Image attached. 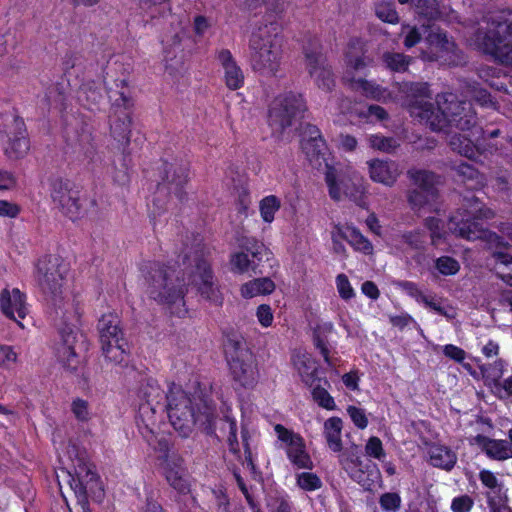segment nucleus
Masks as SVG:
<instances>
[{
  "mask_svg": "<svg viewBox=\"0 0 512 512\" xmlns=\"http://www.w3.org/2000/svg\"><path fill=\"white\" fill-rule=\"evenodd\" d=\"M437 105L425 103L418 116L432 130L451 133L452 130L471 132L475 137H483L484 130L479 125L476 110L467 99H460L455 93H443L436 99Z\"/></svg>",
  "mask_w": 512,
  "mask_h": 512,
  "instance_id": "nucleus-1",
  "label": "nucleus"
},
{
  "mask_svg": "<svg viewBox=\"0 0 512 512\" xmlns=\"http://www.w3.org/2000/svg\"><path fill=\"white\" fill-rule=\"evenodd\" d=\"M475 441L482 447L487 456L492 459L506 460L512 457V448L505 440H495L484 435H477Z\"/></svg>",
  "mask_w": 512,
  "mask_h": 512,
  "instance_id": "nucleus-24",
  "label": "nucleus"
},
{
  "mask_svg": "<svg viewBox=\"0 0 512 512\" xmlns=\"http://www.w3.org/2000/svg\"><path fill=\"white\" fill-rule=\"evenodd\" d=\"M237 243L241 251L233 253L230 257L231 270L239 274H263L265 266L272 259V252L255 238L240 236Z\"/></svg>",
  "mask_w": 512,
  "mask_h": 512,
  "instance_id": "nucleus-8",
  "label": "nucleus"
},
{
  "mask_svg": "<svg viewBox=\"0 0 512 512\" xmlns=\"http://www.w3.org/2000/svg\"><path fill=\"white\" fill-rule=\"evenodd\" d=\"M78 145L87 158H93L96 152L95 138L88 126L81 128L77 137Z\"/></svg>",
  "mask_w": 512,
  "mask_h": 512,
  "instance_id": "nucleus-43",
  "label": "nucleus"
},
{
  "mask_svg": "<svg viewBox=\"0 0 512 512\" xmlns=\"http://www.w3.org/2000/svg\"><path fill=\"white\" fill-rule=\"evenodd\" d=\"M60 333L62 341L57 346V358L65 370L74 372L80 364L74 346L76 335L71 327L62 329Z\"/></svg>",
  "mask_w": 512,
  "mask_h": 512,
  "instance_id": "nucleus-18",
  "label": "nucleus"
},
{
  "mask_svg": "<svg viewBox=\"0 0 512 512\" xmlns=\"http://www.w3.org/2000/svg\"><path fill=\"white\" fill-rule=\"evenodd\" d=\"M66 266L58 256L48 255L38 260L35 278L42 292L56 300L62 293Z\"/></svg>",
  "mask_w": 512,
  "mask_h": 512,
  "instance_id": "nucleus-11",
  "label": "nucleus"
},
{
  "mask_svg": "<svg viewBox=\"0 0 512 512\" xmlns=\"http://www.w3.org/2000/svg\"><path fill=\"white\" fill-rule=\"evenodd\" d=\"M381 508L386 512H396L401 506V498L398 493L387 492L379 499Z\"/></svg>",
  "mask_w": 512,
  "mask_h": 512,
  "instance_id": "nucleus-55",
  "label": "nucleus"
},
{
  "mask_svg": "<svg viewBox=\"0 0 512 512\" xmlns=\"http://www.w3.org/2000/svg\"><path fill=\"white\" fill-rule=\"evenodd\" d=\"M338 234L342 239L349 242L356 250L365 254L372 253V244L356 228L347 226L343 230H339Z\"/></svg>",
  "mask_w": 512,
  "mask_h": 512,
  "instance_id": "nucleus-36",
  "label": "nucleus"
},
{
  "mask_svg": "<svg viewBox=\"0 0 512 512\" xmlns=\"http://www.w3.org/2000/svg\"><path fill=\"white\" fill-rule=\"evenodd\" d=\"M426 40L431 46L441 50L440 52L453 53L456 57L455 59H445L446 61H449V64L459 65L462 63L463 58L455 51H452L454 43L447 38L446 33L439 27L432 25L426 36Z\"/></svg>",
  "mask_w": 512,
  "mask_h": 512,
  "instance_id": "nucleus-26",
  "label": "nucleus"
},
{
  "mask_svg": "<svg viewBox=\"0 0 512 512\" xmlns=\"http://www.w3.org/2000/svg\"><path fill=\"white\" fill-rule=\"evenodd\" d=\"M399 92L402 93L407 99L415 101L419 106L417 109L426 102H422L424 98H430V91L427 83L423 82H402L398 84Z\"/></svg>",
  "mask_w": 512,
  "mask_h": 512,
  "instance_id": "nucleus-31",
  "label": "nucleus"
},
{
  "mask_svg": "<svg viewBox=\"0 0 512 512\" xmlns=\"http://www.w3.org/2000/svg\"><path fill=\"white\" fill-rule=\"evenodd\" d=\"M430 194V191H424V189L415 188L409 192L408 201L414 209H420L436 199L437 195Z\"/></svg>",
  "mask_w": 512,
  "mask_h": 512,
  "instance_id": "nucleus-47",
  "label": "nucleus"
},
{
  "mask_svg": "<svg viewBox=\"0 0 512 512\" xmlns=\"http://www.w3.org/2000/svg\"><path fill=\"white\" fill-rule=\"evenodd\" d=\"M259 208L263 220L272 222L275 212L280 208V200L274 195L267 196L260 201Z\"/></svg>",
  "mask_w": 512,
  "mask_h": 512,
  "instance_id": "nucleus-45",
  "label": "nucleus"
},
{
  "mask_svg": "<svg viewBox=\"0 0 512 512\" xmlns=\"http://www.w3.org/2000/svg\"><path fill=\"white\" fill-rule=\"evenodd\" d=\"M346 62L354 70H360L366 67V58L363 55L362 47L358 40H352L348 45L346 52Z\"/></svg>",
  "mask_w": 512,
  "mask_h": 512,
  "instance_id": "nucleus-42",
  "label": "nucleus"
},
{
  "mask_svg": "<svg viewBox=\"0 0 512 512\" xmlns=\"http://www.w3.org/2000/svg\"><path fill=\"white\" fill-rule=\"evenodd\" d=\"M287 455L291 462L298 468H312V461L305 451L302 438H296V441L287 447Z\"/></svg>",
  "mask_w": 512,
  "mask_h": 512,
  "instance_id": "nucleus-37",
  "label": "nucleus"
},
{
  "mask_svg": "<svg viewBox=\"0 0 512 512\" xmlns=\"http://www.w3.org/2000/svg\"><path fill=\"white\" fill-rule=\"evenodd\" d=\"M298 486L306 491H315L322 487L321 479L311 472H303L297 476Z\"/></svg>",
  "mask_w": 512,
  "mask_h": 512,
  "instance_id": "nucleus-50",
  "label": "nucleus"
},
{
  "mask_svg": "<svg viewBox=\"0 0 512 512\" xmlns=\"http://www.w3.org/2000/svg\"><path fill=\"white\" fill-rule=\"evenodd\" d=\"M367 165L371 180L388 187L394 185L401 173L398 164L390 160L372 159Z\"/></svg>",
  "mask_w": 512,
  "mask_h": 512,
  "instance_id": "nucleus-19",
  "label": "nucleus"
},
{
  "mask_svg": "<svg viewBox=\"0 0 512 512\" xmlns=\"http://www.w3.org/2000/svg\"><path fill=\"white\" fill-rule=\"evenodd\" d=\"M342 424L343 422L339 417H331L324 423V436L328 447L333 452H341L343 448L341 440Z\"/></svg>",
  "mask_w": 512,
  "mask_h": 512,
  "instance_id": "nucleus-30",
  "label": "nucleus"
},
{
  "mask_svg": "<svg viewBox=\"0 0 512 512\" xmlns=\"http://www.w3.org/2000/svg\"><path fill=\"white\" fill-rule=\"evenodd\" d=\"M339 464L350 475L351 478L361 481L363 476L362 459L357 445L346 448L339 456Z\"/></svg>",
  "mask_w": 512,
  "mask_h": 512,
  "instance_id": "nucleus-23",
  "label": "nucleus"
},
{
  "mask_svg": "<svg viewBox=\"0 0 512 512\" xmlns=\"http://www.w3.org/2000/svg\"><path fill=\"white\" fill-rule=\"evenodd\" d=\"M369 143L371 147L387 153L394 151L399 146L394 138L379 135L370 136Z\"/></svg>",
  "mask_w": 512,
  "mask_h": 512,
  "instance_id": "nucleus-51",
  "label": "nucleus"
},
{
  "mask_svg": "<svg viewBox=\"0 0 512 512\" xmlns=\"http://www.w3.org/2000/svg\"><path fill=\"white\" fill-rule=\"evenodd\" d=\"M166 479L168 483L180 493H186L189 491L188 481L177 470H167Z\"/></svg>",
  "mask_w": 512,
  "mask_h": 512,
  "instance_id": "nucleus-54",
  "label": "nucleus"
},
{
  "mask_svg": "<svg viewBox=\"0 0 512 512\" xmlns=\"http://www.w3.org/2000/svg\"><path fill=\"white\" fill-rule=\"evenodd\" d=\"M347 412H348L349 416L351 417L352 421L354 422V424L358 428L364 429L367 427L368 420H367V417L362 409L357 408L355 406H349L347 408Z\"/></svg>",
  "mask_w": 512,
  "mask_h": 512,
  "instance_id": "nucleus-63",
  "label": "nucleus"
},
{
  "mask_svg": "<svg viewBox=\"0 0 512 512\" xmlns=\"http://www.w3.org/2000/svg\"><path fill=\"white\" fill-rule=\"evenodd\" d=\"M324 174L331 199L341 201L348 198L360 207L365 206L366 188L362 177L354 172L344 173L332 166H327Z\"/></svg>",
  "mask_w": 512,
  "mask_h": 512,
  "instance_id": "nucleus-10",
  "label": "nucleus"
},
{
  "mask_svg": "<svg viewBox=\"0 0 512 512\" xmlns=\"http://www.w3.org/2000/svg\"><path fill=\"white\" fill-rule=\"evenodd\" d=\"M416 12L428 19L435 18L439 14L437 0H412Z\"/></svg>",
  "mask_w": 512,
  "mask_h": 512,
  "instance_id": "nucleus-48",
  "label": "nucleus"
},
{
  "mask_svg": "<svg viewBox=\"0 0 512 512\" xmlns=\"http://www.w3.org/2000/svg\"><path fill=\"white\" fill-rule=\"evenodd\" d=\"M430 462L433 466L451 470L457 460L456 454L445 446H433L429 450Z\"/></svg>",
  "mask_w": 512,
  "mask_h": 512,
  "instance_id": "nucleus-35",
  "label": "nucleus"
},
{
  "mask_svg": "<svg viewBox=\"0 0 512 512\" xmlns=\"http://www.w3.org/2000/svg\"><path fill=\"white\" fill-rule=\"evenodd\" d=\"M473 506V500L468 495L453 499L451 509L453 512H469Z\"/></svg>",
  "mask_w": 512,
  "mask_h": 512,
  "instance_id": "nucleus-64",
  "label": "nucleus"
},
{
  "mask_svg": "<svg viewBox=\"0 0 512 512\" xmlns=\"http://www.w3.org/2000/svg\"><path fill=\"white\" fill-rule=\"evenodd\" d=\"M337 288L340 296L348 300L354 296V291L346 275L340 274L337 276Z\"/></svg>",
  "mask_w": 512,
  "mask_h": 512,
  "instance_id": "nucleus-62",
  "label": "nucleus"
},
{
  "mask_svg": "<svg viewBox=\"0 0 512 512\" xmlns=\"http://www.w3.org/2000/svg\"><path fill=\"white\" fill-rule=\"evenodd\" d=\"M6 133L9 138L8 146L5 148L6 155L12 159L23 157L29 150V140L23 119L14 116L6 125Z\"/></svg>",
  "mask_w": 512,
  "mask_h": 512,
  "instance_id": "nucleus-15",
  "label": "nucleus"
},
{
  "mask_svg": "<svg viewBox=\"0 0 512 512\" xmlns=\"http://www.w3.org/2000/svg\"><path fill=\"white\" fill-rule=\"evenodd\" d=\"M102 353L105 359L113 364H121L125 360L127 352V342L123 339L101 341Z\"/></svg>",
  "mask_w": 512,
  "mask_h": 512,
  "instance_id": "nucleus-33",
  "label": "nucleus"
},
{
  "mask_svg": "<svg viewBox=\"0 0 512 512\" xmlns=\"http://www.w3.org/2000/svg\"><path fill=\"white\" fill-rule=\"evenodd\" d=\"M365 451L368 456L381 460L385 457V451L381 440L378 437H371L366 446Z\"/></svg>",
  "mask_w": 512,
  "mask_h": 512,
  "instance_id": "nucleus-60",
  "label": "nucleus"
},
{
  "mask_svg": "<svg viewBox=\"0 0 512 512\" xmlns=\"http://www.w3.org/2000/svg\"><path fill=\"white\" fill-rule=\"evenodd\" d=\"M464 134L454 133L449 137L448 144L451 149L458 154L467 158H472L475 155V143L480 141L483 137H475L471 132H463Z\"/></svg>",
  "mask_w": 512,
  "mask_h": 512,
  "instance_id": "nucleus-28",
  "label": "nucleus"
},
{
  "mask_svg": "<svg viewBox=\"0 0 512 512\" xmlns=\"http://www.w3.org/2000/svg\"><path fill=\"white\" fill-rule=\"evenodd\" d=\"M111 136L119 144V148L125 150V147L130 143L131 134V117L125 110H120L110 123Z\"/></svg>",
  "mask_w": 512,
  "mask_h": 512,
  "instance_id": "nucleus-22",
  "label": "nucleus"
},
{
  "mask_svg": "<svg viewBox=\"0 0 512 512\" xmlns=\"http://www.w3.org/2000/svg\"><path fill=\"white\" fill-rule=\"evenodd\" d=\"M181 253L185 266V272L182 274L187 275L186 287L192 286L204 299L220 304L221 293L207 259L209 251L203 244L202 237L199 234L187 236Z\"/></svg>",
  "mask_w": 512,
  "mask_h": 512,
  "instance_id": "nucleus-3",
  "label": "nucleus"
},
{
  "mask_svg": "<svg viewBox=\"0 0 512 512\" xmlns=\"http://www.w3.org/2000/svg\"><path fill=\"white\" fill-rule=\"evenodd\" d=\"M51 198L55 207L69 219L74 221L80 217L79 192L68 179L57 177L51 180Z\"/></svg>",
  "mask_w": 512,
  "mask_h": 512,
  "instance_id": "nucleus-12",
  "label": "nucleus"
},
{
  "mask_svg": "<svg viewBox=\"0 0 512 512\" xmlns=\"http://www.w3.org/2000/svg\"><path fill=\"white\" fill-rule=\"evenodd\" d=\"M316 80L318 87L329 91L334 86V78L331 72V69L328 65L324 68H321L316 74L313 76Z\"/></svg>",
  "mask_w": 512,
  "mask_h": 512,
  "instance_id": "nucleus-57",
  "label": "nucleus"
},
{
  "mask_svg": "<svg viewBox=\"0 0 512 512\" xmlns=\"http://www.w3.org/2000/svg\"><path fill=\"white\" fill-rule=\"evenodd\" d=\"M147 293L160 304L173 305L183 302L186 279L170 266L154 263L146 275Z\"/></svg>",
  "mask_w": 512,
  "mask_h": 512,
  "instance_id": "nucleus-7",
  "label": "nucleus"
},
{
  "mask_svg": "<svg viewBox=\"0 0 512 512\" xmlns=\"http://www.w3.org/2000/svg\"><path fill=\"white\" fill-rule=\"evenodd\" d=\"M306 104L301 94L287 92L276 97L269 109L268 123L274 135L282 138L285 130L303 117Z\"/></svg>",
  "mask_w": 512,
  "mask_h": 512,
  "instance_id": "nucleus-9",
  "label": "nucleus"
},
{
  "mask_svg": "<svg viewBox=\"0 0 512 512\" xmlns=\"http://www.w3.org/2000/svg\"><path fill=\"white\" fill-rule=\"evenodd\" d=\"M375 13L380 20L387 23L394 24L397 23L399 20L396 10L390 3H381L377 5Z\"/></svg>",
  "mask_w": 512,
  "mask_h": 512,
  "instance_id": "nucleus-53",
  "label": "nucleus"
},
{
  "mask_svg": "<svg viewBox=\"0 0 512 512\" xmlns=\"http://www.w3.org/2000/svg\"><path fill=\"white\" fill-rule=\"evenodd\" d=\"M494 212L485 207L477 197H465L461 208L449 220V230L463 239L486 242L489 249L507 247L505 242L497 233L485 229L477 220L491 219Z\"/></svg>",
  "mask_w": 512,
  "mask_h": 512,
  "instance_id": "nucleus-4",
  "label": "nucleus"
},
{
  "mask_svg": "<svg viewBox=\"0 0 512 512\" xmlns=\"http://www.w3.org/2000/svg\"><path fill=\"white\" fill-rule=\"evenodd\" d=\"M332 329V323H324L322 325H318L313 333L314 345L317 349H319L321 355L328 365H333V363L329 357V349L326 343V336L327 334L331 333Z\"/></svg>",
  "mask_w": 512,
  "mask_h": 512,
  "instance_id": "nucleus-40",
  "label": "nucleus"
},
{
  "mask_svg": "<svg viewBox=\"0 0 512 512\" xmlns=\"http://www.w3.org/2000/svg\"><path fill=\"white\" fill-rule=\"evenodd\" d=\"M274 289V282L269 277H262L243 284L241 294L245 298H253L258 295L270 294Z\"/></svg>",
  "mask_w": 512,
  "mask_h": 512,
  "instance_id": "nucleus-34",
  "label": "nucleus"
},
{
  "mask_svg": "<svg viewBox=\"0 0 512 512\" xmlns=\"http://www.w3.org/2000/svg\"><path fill=\"white\" fill-rule=\"evenodd\" d=\"M487 502L491 512H512V508L508 505V497L505 492H501V488L495 496L488 494Z\"/></svg>",
  "mask_w": 512,
  "mask_h": 512,
  "instance_id": "nucleus-49",
  "label": "nucleus"
},
{
  "mask_svg": "<svg viewBox=\"0 0 512 512\" xmlns=\"http://www.w3.org/2000/svg\"><path fill=\"white\" fill-rule=\"evenodd\" d=\"M410 58L401 53L387 52L383 55L385 65L395 72H404L408 69Z\"/></svg>",
  "mask_w": 512,
  "mask_h": 512,
  "instance_id": "nucleus-44",
  "label": "nucleus"
},
{
  "mask_svg": "<svg viewBox=\"0 0 512 512\" xmlns=\"http://www.w3.org/2000/svg\"><path fill=\"white\" fill-rule=\"evenodd\" d=\"M189 165L187 162L175 160L163 163L161 182L158 184V192L174 194L179 201L186 197L184 190L189 181Z\"/></svg>",
  "mask_w": 512,
  "mask_h": 512,
  "instance_id": "nucleus-13",
  "label": "nucleus"
},
{
  "mask_svg": "<svg viewBox=\"0 0 512 512\" xmlns=\"http://www.w3.org/2000/svg\"><path fill=\"white\" fill-rule=\"evenodd\" d=\"M228 361L235 358L245 357V354H252L246 347V342L240 336H229L224 344Z\"/></svg>",
  "mask_w": 512,
  "mask_h": 512,
  "instance_id": "nucleus-41",
  "label": "nucleus"
},
{
  "mask_svg": "<svg viewBox=\"0 0 512 512\" xmlns=\"http://www.w3.org/2000/svg\"><path fill=\"white\" fill-rule=\"evenodd\" d=\"M234 477H235V480H236V483H237L239 489L243 493V495H244L249 507L252 509V511L253 512H262L259 504L254 500L253 496L249 493L248 488H247L243 478L241 477V475L235 471Z\"/></svg>",
  "mask_w": 512,
  "mask_h": 512,
  "instance_id": "nucleus-61",
  "label": "nucleus"
},
{
  "mask_svg": "<svg viewBox=\"0 0 512 512\" xmlns=\"http://www.w3.org/2000/svg\"><path fill=\"white\" fill-rule=\"evenodd\" d=\"M119 323L120 320L118 316L113 312L102 315L97 326L100 342L108 340L117 342V339L123 338L122 331L119 328Z\"/></svg>",
  "mask_w": 512,
  "mask_h": 512,
  "instance_id": "nucleus-29",
  "label": "nucleus"
},
{
  "mask_svg": "<svg viewBox=\"0 0 512 512\" xmlns=\"http://www.w3.org/2000/svg\"><path fill=\"white\" fill-rule=\"evenodd\" d=\"M230 370L235 381L245 388L253 387L259 377L255 358L252 354L229 360Z\"/></svg>",
  "mask_w": 512,
  "mask_h": 512,
  "instance_id": "nucleus-17",
  "label": "nucleus"
},
{
  "mask_svg": "<svg viewBox=\"0 0 512 512\" xmlns=\"http://www.w3.org/2000/svg\"><path fill=\"white\" fill-rule=\"evenodd\" d=\"M301 148L313 167L320 169L324 165L327 169V146L323 139L301 140Z\"/></svg>",
  "mask_w": 512,
  "mask_h": 512,
  "instance_id": "nucleus-25",
  "label": "nucleus"
},
{
  "mask_svg": "<svg viewBox=\"0 0 512 512\" xmlns=\"http://www.w3.org/2000/svg\"><path fill=\"white\" fill-rule=\"evenodd\" d=\"M158 408L155 405L140 403L137 416L140 429H145L147 433H154L157 426L156 411Z\"/></svg>",
  "mask_w": 512,
  "mask_h": 512,
  "instance_id": "nucleus-38",
  "label": "nucleus"
},
{
  "mask_svg": "<svg viewBox=\"0 0 512 512\" xmlns=\"http://www.w3.org/2000/svg\"><path fill=\"white\" fill-rule=\"evenodd\" d=\"M313 399L323 408L328 410H333L335 408V403L330 394L326 391V389L321 386H316L312 391Z\"/></svg>",
  "mask_w": 512,
  "mask_h": 512,
  "instance_id": "nucleus-58",
  "label": "nucleus"
},
{
  "mask_svg": "<svg viewBox=\"0 0 512 512\" xmlns=\"http://www.w3.org/2000/svg\"><path fill=\"white\" fill-rule=\"evenodd\" d=\"M407 174L417 188L430 191V195H437L436 184L439 177L435 173L428 170L410 169Z\"/></svg>",
  "mask_w": 512,
  "mask_h": 512,
  "instance_id": "nucleus-32",
  "label": "nucleus"
},
{
  "mask_svg": "<svg viewBox=\"0 0 512 512\" xmlns=\"http://www.w3.org/2000/svg\"><path fill=\"white\" fill-rule=\"evenodd\" d=\"M436 269L443 275H454L459 269V263L452 257L442 256L435 261Z\"/></svg>",
  "mask_w": 512,
  "mask_h": 512,
  "instance_id": "nucleus-52",
  "label": "nucleus"
},
{
  "mask_svg": "<svg viewBox=\"0 0 512 512\" xmlns=\"http://www.w3.org/2000/svg\"><path fill=\"white\" fill-rule=\"evenodd\" d=\"M303 54L305 67L310 76H314L316 72L327 65L326 58L322 52V45L316 38L308 39L303 46Z\"/></svg>",
  "mask_w": 512,
  "mask_h": 512,
  "instance_id": "nucleus-21",
  "label": "nucleus"
},
{
  "mask_svg": "<svg viewBox=\"0 0 512 512\" xmlns=\"http://www.w3.org/2000/svg\"><path fill=\"white\" fill-rule=\"evenodd\" d=\"M70 486L78 497L79 501H85L88 497H100L102 492L99 477L90 468L83 465L72 477Z\"/></svg>",
  "mask_w": 512,
  "mask_h": 512,
  "instance_id": "nucleus-14",
  "label": "nucleus"
},
{
  "mask_svg": "<svg viewBox=\"0 0 512 512\" xmlns=\"http://www.w3.org/2000/svg\"><path fill=\"white\" fill-rule=\"evenodd\" d=\"M282 47L283 37L275 21L257 27L249 40L252 69L262 76H276L282 63Z\"/></svg>",
  "mask_w": 512,
  "mask_h": 512,
  "instance_id": "nucleus-5",
  "label": "nucleus"
},
{
  "mask_svg": "<svg viewBox=\"0 0 512 512\" xmlns=\"http://www.w3.org/2000/svg\"><path fill=\"white\" fill-rule=\"evenodd\" d=\"M463 93L465 94V97H470L483 106L491 102L489 92L486 89L479 87L475 82H465Z\"/></svg>",
  "mask_w": 512,
  "mask_h": 512,
  "instance_id": "nucleus-46",
  "label": "nucleus"
},
{
  "mask_svg": "<svg viewBox=\"0 0 512 512\" xmlns=\"http://www.w3.org/2000/svg\"><path fill=\"white\" fill-rule=\"evenodd\" d=\"M165 407L171 425L181 437H188L196 425L207 435L215 434V407L202 400L194 404L180 387L170 389Z\"/></svg>",
  "mask_w": 512,
  "mask_h": 512,
  "instance_id": "nucleus-2",
  "label": "nucleus"
},
{
  "mask_svg": "<svg viewBox=\"0 0 512 512\" xmlns=\"http://www.w3.org/2000/svg\"><path fill=\"white\" fill-rule=\"evenodd\" d=\"M424 238V233L418 230L405 232L401 235L402 242L413 250H422L424 248Z\"/></svg>",
  "mask_w": 512,
  "mask_h": 512,
  "instance_id": "nucleus-56",
  "label": "nucleus"
},
{
  "mask_svg": "<svg viewBox=\"0 0 512 512\" xmlns=\"http://www.w3.org/2000/svg\"><path fill=\"white\" fill-rule=\"evenodd\" d=\"M353 88L360 89L366 96L376 98L380 95V88L375 84L359 78V79H351Z\"/></svg>",
  "mask_w": 512,
  "mask_h": 512,
  "instance_id": "nucleus-59",
  "label": "nucleus"
},
{
  "mask_svg": "<svg viewBox=\"0 0 512 512\" xmlns=\"http://www.w3.org/2000/svg\"><path fill=\"white\" fill-rule=\"evenodd\" d=\"M168 394L160 388L158 382L152 378L145 379L138 390V397L144 404L164 407L163 401L167 400Z\"/></svg>",
  "mask_w": 512,
  "mask_h": 512,
  "instance_id": "nucleus-27",
  "label": "nucleus"
},
{
  "mask_svg": "<svg viewBox=\"0 0 512 512\" xmlns=\"http://www.w3.org/2000/svg\"><path fill=\"white\" fill-rule=\"evenodd\" d=\"M485 23L486 26L477 33L484 52L512 66V11L490 12L485 17Z\"/></svg>",
  "mask_w": 512,
  "mask_h": 512,
  "instance_id": "nucleus-6",
  "label": "nucleus"
},
{
  "mask_svg": "<svg viewBox=\"0 0 512 512\" xmlns=\"http://www.w3.org/2000/svg\"><path fill=\"white\" fill-rule=\"evenodd\" d=\"M294 365L303 382L311 385L317 372V366L312 357L308 354H298L294 357Z\"/></svg>",
  "mask_w": 512,
  "mask_h": 512,
  "instance_id": "nucleus-39",
  "label": "nucleus"
},
{
  "mask_svg": "<svg viewBox=\"0 0 512 512\" xmlns=\"http://www.w3.org/2000/svg\"><path fill=\"white\" fill-rule=\"evenodd\" d=\"M0 307L7 318L23 327L20 319H24L28 312L25 294L18 288L2 290L0 294Z\"/></svg>",
  "mask_w": 512,
  "mask_h": 512,
  "instance_id": "nucleus-16",
  "label": "nucleus"
},
{
  "mask_svg": "<svg viewBox=\"0 0 512 512\" xmlns=\"http://www.w3.org/2000/svg\"><path fill=\"white\" fill-rule=\"evenodd\" d=\"M217 59L224 69L226 86L231 90L241 88L244 84V74L241 68L237 65L231 52L227 49H222L218 52Z\"/></svg>",
  "mask_w": 512,
  "mask_h": 512,
  "instance_id": "nucleus-20",
  "label": "nucleus"
}]
</instances>
